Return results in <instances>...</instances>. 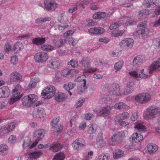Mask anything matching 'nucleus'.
Segmentation results:
<instances>
[{
	"label": "nucleus",
	"mask_w": 160,
	"mask_h": 160,
	"mask_svg": "<svg viewBox=\"0 0 160 160\" xmlns=\"http://www.w3.org/2000/svg\"><path fill=\"white\" fill-rule=\"evenodd\" d=\"M66 40L60 39L53 41L54 44L57 47H59L63 46L65 43L66 42Z\"/></svg>",
	"instance_id": "nucleus-49"
},
{
	"label": "nucleus",
	"mask_w": 160,
	"mask_h": 160,
	"mask_svg": "<svg viewBox=\"0 0 160 160\" xmlns=\"http://www.w3.org/2000/svg\"><path fill=\"white\" fill-rule=\"evenodd\" d=\"M134 128L136 130H138V132L140 133L145 132L146 129L144 126L142 125V124L138 122H136Z\"/></svg>",
	"instance_id": "nucleus-30"
},
{
	"label": "nucleus",
	"mask_w": 160,
	"mask_h": 160,
	"mask_svg": "<svg viewBox=\"0 0 160 160\" xmlns=\"http://www.w3.org/2000/svg\"><path fill=\"white\" fill-rule=\"evenodd\" d=\"M149 73H152L156 71H160V58L153 62L149 67Z\"/></svg>",
	"instance_id": "nucleus-6"
},
{
	"label": "nucleus",
	"mask_w": 160,
	"mask_h": 160,
	"mask_svg": "<svg viewBox=\"0 0 160 160\" xmlns=\"http://www.w3.org/2000/svg\"><path fill=\"white\" fill-rule=\"evenodd\" d=\"M22 103L23 106L27 107H30L32 105L30 102L28 96H24L22 100Z\"/></svg>",
	"instance_id": "nucleus-34"
},
{
	"label": "nucleus",
	"mask_w": 160,
	"mask_h": 160,
	"mask_svg": "<svg viewBox=\"0 0 160 160\" xmlns=\"http://www.w3.org/2000/svg\"><path fill=\"white\" fill-rule=\"evenodd\" d=\"M130 117L129 114L128 112H124L119 114L116 117V120H124Z\"/></svg>",
	"instance_id": "nucleus-31"
},
{
	"label": "nucleus",
	"mask_w": 160,
	"mask_h": 160,
	"mask_svg": "<svg viewBox=\"0 0 160 160\" xmlns=\"http://www.w3.org/2000/svg\"><path fill=\"white\" fill-rule=\"evenodd\" d=\"M51 20V18L50 17L45 18H38L36 19L35 22L38 23H40L44 22L47 21H50Z\"/></svg>",
	"instance_id": "nucleus-43"
},
{
	"label": "nucleus",
	"mask_w": 160,
	"mask_h": 160,
	"mask_svg": "<svg viewBox=\"0 0 160 160\" xmlns=\"http://www.w3.org/2000/svg\"><path fill=\"white\" fill-rule=\"evenodd\" d=\"M68 65H71L72 67L75 68L78 67V64L77 62L75 60L72 59L70 61V62H68Z\"/></svg>",
	"instance_id": "nucleus-62"
},
{
	"label": "nucleus",
	"mask_w": 160,
	"mask_h": 160,
	"mask_svg": "<svg viewBox=\"0 0 160 160\" xmlns=\"http://www.w3.org/2000/svg\"><path fill=\"white\" fill-rule=\"evenodd\" d=\"M134 41L131 38H125L120 42L119 45L121 47H127L129 48L132 47L133 45Z\"/></svg>",
	"instance_id": "nucleus-7"
},
{
	"label": "nucleus",
	"mask_w": 160,
	"mask_h": 160,
	"mask_svg": "<svg viewBox=\"0 0 160 160\" xmlns=\"http://www.w3.org/2000/svg\"><path fill=\"white\" fill-rule=\"evenodd\" d=\"M113 106H111L109 105H107L104 106L101 110L98 111H96L98 113H100V116L102 117L108 116L110 114V111L113 108Z\"/></svg>",
	"instance_id": "nucleus-8"
},
{
	"label": "nucleus",
	"mask_w": 160,
	"mask_h": 160,
	"mask_svg": "<svg viewBox=\"0 0 160 160\" xmlns=\"http://www.w3.org/2000/svg\"><path fill=\"white\" fill-rule=\"evenodd\" d=\"M18 58L16 55H13L11 58V63L13 65L16 64L18 63Z\"/></svg>",
	"instance_id": "nucleus-56"
},
{
	"label": "nucleus",
	"mask_w": 160,
	"mask_h": 160,
	"mask_svg": "<svg viewBox=\"0 0 160 160\" xmlns=\"http://www.w3.org/2000/svg\"><path fill=\"white\" fill-rule=\"evenodd\" d=\"M115 108L117 110L126 109L128 110L129 109V106L123 102H119L116 103L114 106Z\"/></svg>",
	"instance_id": "nucleus-27"
},
{
	"label": "nucleus",
	"mask_w": 160,
	"mask_h": 160,
	"mask_svg": "<svg viewBox=\"0 0 160 160\" xmlns=\"http://www.w3.org/2000/svg\"><path fill=\"white\" fill-rule=\"evenodd\" d=\"M110 93L112 92V94L116 95H121L122 92H120V88L118 84H113L112 85V88H110Z\"/></svg>",
	"instance_id": "nucleus-21"
},
{
	"label": "nucleus",
	"mask_w": 160,
	"mask_h": 160,
	"mask_svg": "<svg viewBox=\"0 0 160 160\" xmlns=\"http://www.w3.org/2000/svg\"><path fill=\"white\" fill-rule=\"evenodd\" d=\"M106 16V13L104 12H98L93 15V18L95 19L103 18L105 17Z\"/></svg>",
	"instance_id": "nucleus-38"
},
{
	"label": "nucleus",
	"mask_w": 160,
	"mask_h": 160,
	"mask_svg": "<svg viewBox=\"0 0 160 160\" xmlns=\"http://www.w3.org/2000/svg\"><path fill=\"white\" fill-rule=\"evenodd\" d=\"M42 154V152L41 151L29 153L28 155L30 157L36 159L38 158Z\"/></svg>",
	"instance_id": "nucleus-41"
},
{
	"label": "nucleus",
	"mask_w": 160,
	"mask_h": 160,
	"mask_svg": "<svg viewBox=\"0 0 160 160\" xmlns=\"http://www.w3.org/2000/svg\"><path fill=\"white\" fill-rule=\"evenodd\" d=\"M129 74L131 76L137 78L139 77L138 72L136 71H132L129 72Z\"/></svg>",
	"instance_id": "nucleus-64"
},
{
	"label": "nucleus",
	"mask_w": 160,
	"mask_h": 160,
	"mask_svg": "<svg viewBox=\"0 0 160 160\" xmlns=\"http://www.w3.org/2000/svg\"><path fill=\"white\" fill-rule=\"evenodd\" d=\"M129 80H131L130 82H128L127 86L122 92L123 94L126 95L132 92L133 91L134 88L132 86L133 82L132 78H129Z\"/></svg>",
	"instance_id": "nucleus-11"
},
{
	"label": "nucleus",
	"mask_w": 160,
	"mask_h": 160,
	"mask_svg": "<svg viewBox=\"0 0 160 160\" xmlns=\"http://www.w3.org/2000/svg\"><path fill=\"white\" fill-rule=\"evenodd\" d=\"M102 134L100 133L97 138V145L98 148H102L105 146L106 144L105 142L102 139Z\"/></svg>",
	"instance_id": "nucleus-22"
},
{
	"label": "nucleus",
	"mask_w": 160,
	"mask_h": 160,
	"mask_svg": "<svg viewBox=\"0 0 160 160\" xmlns=\"http://www.w3.org/2000/svg\"><path fill=\"white\" fill-rule=\"evenodd\" d=\"M118 134H120L119 139L121 140L122 138L126 137L128 135V132L127 131L125 130L120 133H118Z\"/></svg>",
	"instance_id": "nucleus-58"
},
{
	"label": "nucleus",
	"mask_w": 160,
	"mask_h": 160,
	"mask_svg": "<svg viewBox=\"0 0 160 160\" xmlns=\"http://www.w3.org/2000/svg\"><path fill=\"white\" fill-rule=\"evenodd\" d=\"M86 0H81L77 3L75 7L73 8H70L68 10V12L70 13H72L76 11L78 8H82L84 9L85 8L84 4H88Z\"/></svg>",
	"instance_id": "nucleus-13"
},
{
	"label": "nucleus",
	"mask_w": 160,
	"mask_h": 160,
	"mask_svg": "<svg viewBox=\"0 0 160 160\" xmlns=\"http://www.w3.org/2000/svg\"><path fill=\"white\" fill-rule=\"evenodd\" d=\"M93 154V152L91 151L88 152V155L86 156L82 160H90V159L92 158V156Z\"/></svg>",
	"instance_id": "nucleus-63"
},
{
	"label": "nucleus",
	"mask_w": 160,
	"mask_h": 160,
	"mask_svg": "<svg viewBox=\"0 0 160 160\" xmlns=\"http://www.w3.org/2000/svg\"><path fill=\"white\" fill-rule=\"evenodd\" d=\"M4 134L8 133L10 132V124H8L2 128Z\"/></svg>",
	"instance_id": "nucleus-61"
},
{
	"label": "nucleus",
	"mask_w": 160,
	"mask_h": 160,
	"mask_svg": "<svg viewBox=\"0 0 160 160\" xmlns=\"http://www.w3.org/2000/svg\"><path fill=\"white\" fill-rule=\"evenodd\" d=\"M158 149V146L152 144H148L145 148L146 152L150 154L154 153Z\"/></svg>",
	"instance_id": "nucleus-15"
},
{
	"label": "nucleus",
	"mask_w": 160,
	"mask_h": 160,
	"mask_svg": "<svg viewBox=\"0 0 160 160\" xmlns=\"http://www.w3.org/2000/svg\"><path fill=\"white\" fill-rule=\"evenodd\" d=\"M3 94V98H7L10 94V90L8 86L3 87L2 88Z\"/></svg>",
	"instance_id": "nucleus-46"
},
{
	"label": "nucleus",
	"mask_w": 160,
	"mask_h": 160,
	"mask_svg": "<svg viewBox=\"0 0 160 160\" xmlns=\"http://www.w3.org/2000/svg\"><path fill=\"white\" fill-rule=\"evenodd\" d=\"M23 48L22 44L20 42H18L13 45L12 48H11V51L12 53L16 54L18 53Z\"/></svg>",
	"instance_id": "nucleus-18"
},
{
	"label": "nucleus",
	"mask_w": 160,
	"mask_h": 160,
	"mask_svg": "<svg viewBox=\"0 0 160 160\" xmlns=\"http://www.w3.org/2000/svg\"><path fill=\"white\" fill-rule=\"evenodd\" d=\"M65 157V155L63 152L57 153L54 156L53 160H63Z\"/></svg>",
	"instance_id": "nucleus-45"
},
{
	"label": "nucleus",
	"mask_w": 160,
	"mask_h": 160,
	"mask_svg": "<svg viewBox=\"0 0 160 160\" xmlns=\"http://www.w3.org/2000/svg\"><path fill=\"white\" fill-rule=\"evenodd\" d=\"M45 39L44 38L38 37L33 38L32 40V43L37 45H42L45 42Z\"/></svg>",
	"instance_id": "nucleus-29"
},
{
	"label": "nucleus",
	"mask_w": 160,
	"mask_h": 160,
	"mask_svg": "<svg viewBox=\"0 0 160 160\" xmlns=\"http://www.w3.org/2000/svg\"><path fill=\"white\" fill-rule=\"evenodd\" d=\"M144 57L141 56H138L134 58L132 62L133 65L138 68L144 62Z\"/></svg>",
	"instance_id": "nucleus-14"
},
{
	"label": "nucleus",
	"mask_w": 160,
	"mask_h": 160,
	"mask_svg": "<svg viewBox=\"0 0 160 160\" xmlns=\"http://www.w3.org/2000/svg\"><path fill=\"white\" fill-rule=\"evenodd\" d=\"M44 8L47 10L52 11L57 7V4L54 0H45L44 2Z\"/></svg>",
	"instance_id": "nucleus-5"
},
{
	"label": "nucleus",
	"mask_w": 160,
	"mask_h": 160,
	"mask_svg": "<svg viewBox=\"0 0 160 160\" xmlns=\"http://www.w3.org/2000/svg\"><path fill=\"white\" fill-rule=\"evenodd\" d=\"M88 31L93 34H101L104 32V30L101 27H96L89 29Z\"/></svg>",
	"instance_id": "nucleus-20"
},
{
	"label": "nucleus",
	"mask_w": 160,
	"mask_h": 160,
	"mask_svg": "<svg viewBox=\"0 0 160 160\" xmlns=\"http://www.w3.org/2000/svg\"><path fill=\"white\" fill-rule=\"evenodd\" d=\"M124 32L123 30H114L111 32V34L112 37H115L122 35Z\"/></svg>",
	"instance_id": "nucleus-48"
},
{
	"label": "nucleus",
	"mask_w": 160,
	"mask_h": 160,
	"mask_svg": "<svg viewBox=\"0 0 160 160\" xmlns=\"http://www.w3.org/2000/svg\"><path fill=\"white\" fill-rule=\"evenodd\" d=\"M120 134L118 133L114 134L111 138H109L108 140V143L111 145H113V143L116 142H120L121 140L120 139Z\"/></svg>",
	"instance_id": "nucleus-25"
},
{
	"label": "nucleus",
	"mask_w": 160,
	"mask_h": 160,
	"mask_svg": "<svg viewBox=\"0 0 160 160\" xmlns=\"http://www.w3.org/2000/svg\"><path fill=\"white\" fill-rule=\"evenodd\" d=\"M22 80V76L18 72H14L11 74V81L20 82Z\"/></svg>",
	"instance_id": "nucleus-16"
},
{
	"label": "nucleus",
	"mask_w": 160,
	"mask_h": 160,
	"mask_svg": "<svg viewBox=\"0 0 160 160\" xmlns=\"http://www.w3.org/2000/svg\"><path fill=\"white\" fill-rule=\"evenodd\" d=\"M97 69L96 68L91 67L87 69L83 70V72L86 73H92L97 71Z\"/></svg>",
	"instance_id": "nucleus-60"
},
{
	"label": "nucleus",
	"mask_w": 160,
	"mask_h": 160,
	"mask_svg": "<svg viewBox=\"0 0 160 160\" xmlns=\"http://www.w3.org/2000/svg\"><path fill=\"white\" fill-rule=\"evenodd\" d=\"M81 63L83 66L87 67L90 64L91 59L88 57H84L82 60Z\"/></svg>",
	"instance_id": "nucleus-36"
},
{
	"label": "nucleus",
	"mask_w": 160,
	"mask_h": 160,
	"mask_svg": "<svg viewBox=\"0 0 160 160\" xmlns=\"http://www.w3.org/2000/svg\"><path fill=\"white\" fill-rule=\"evenodd\" d=\"M62 147V145L58 142H54L50 148V149L53 152H57Z\"/></svg>",
	"instance_id": "nucleus-28"
},
{
	"label": "nucleus",
	"mask_w": 160,
	"mask_h": 160,
	"mask_svg": "<svg viewBox=\"0 0 160 160\" xmlns=\"http://www.w3.org/2000/svg\"><path fill=\"white\" fill-rule=\"evenodd\" d=\"M148 115L151 117L159 114L160 113V109L156 106H150L147 109Z\"/></svg>",
	"instance_id": "nucleus-9"
},
{
	"label": "nucleus",
	"mask_w": 160,
	"mask_h": 160,
	"mask_svg": "<svg viewBox=\"0 0 160 160\" xmlns=\"http://www.w3.org/2000/svg\"><path fill=\"white\" fill-rule=\"evenodd\" d=\"M102 102L105 103L111 104L112 103V99L108 95H104L102 98Z\"/></svg>",
	"instance_id": "nucleus-47"
},
{
	"label": "nucleus",
	"mask_w": 160,
	"mask_h": 160,
	"mask_svg": "<svg viewBox=\"0 0 160 160\" xmlns=\"http://www.w3.org/2000/svg\"><path fill=\"white\" fill-rule=\"evenodd\" d=\"M132 141L135 142H138L141 141L143 138L142 134L136 132L133 133L131 136Z\"/></svg>",
	"instance_id": "nucleus-23"
},
{
	"label": "nucleus",
	"mask_w": 160,
	"mask_h": 160,
	"mask_svg": "<svg viewBox=\"0 0 160 160\" xmlns=\"http://www.w3.org/2000/svg\"><path fill=\"white\" fill-rule=\"evenodd\" d=\"M47 64L48 66L51 68H57L59 65L58 60L56 59H53L49 60Z\"/></svg>",
	"instance_id": "nucleus-24"
},
{
	"label": "nucleus",
	"mask_w": 160,
	"mask_h": 160,
	"mask_svg": "<svg viewBox=\"0 0 160 160\" xmlns=\"http://www.w3.org/2000/svg\"><path fill=\"white\" fill-rule=\"evenodd\" d=\"M138 76L140 78L143 79H146L148 76L147 73L145 72L144 69H142L140 71Z\"/></svg>",
	"instance_id": "nucleus-53"
},
{
	"label": "nucleus",
	"mask_w": 160,
	"mask_h": 160,
	"mask_svg": "<svg viewBox=\"0 0 160 160\" xmlns=\"http://www.w3.org/2000/svg\"><path fill=\"white\" fill-rule=\"evenodd\" d=\"M56 89L54 87L49 85L45 87L42 90L41 95L42 97L45 99L51 98L55 95Z\"/></svg>",
	"instance_id": "nucleus-1"
},
{
	"label": "nucleus",
	"mask_w": 160,
	"mask_h": 160,
	"mask_svg": "<svg viewBox=\"0 0 160 160\" xmlns=\"http://www.w3.org/2000/svg\"><path fill=\"white\" fill-rule=\"evenodd\" d=\"M31 143V139L28 137H26L24 140L22 144V147L23 148H29Z\"/></svg>",
	"instance_id": "nucleus-35"
},
{
	"label": "nucleus",
	"mask_w": 160,
	"mask_h": 160,
	"mask_svg": "<svg viewBox=\"0 0 160 160\" xmlns=\"http://www.w3.org/2000/svg\"><path fill=\"white\" fill-rule=\"evenodd\" d=\"M55 100L58 102H62L64 101L67 98L66 94L63 93L58 92L54 95Z\"/></svg>",
	"instance_id": "nucleus-19"
},
{
	"label": "nucleus",
	"mask_w": 160,
	"mask_h": 160,
	"mask_svg": "<svg viewBox=\"0 0 160 160\" xmlns=\"http://www.w3.org/2000/svg\"><path fill=\"white\" fill-rule=\"evenodd\" d=\"M135 100L141 103H145L151 99V95L148 92L140 93L135 97Z\"/></svg>",
	"instance_id": "nucleus-3"
},
{
	"label": "nucleus",
	"mask_w": 160,
	"mask_h": 160,
	"mask_svg": "<svg viewBox=\"0 0 160 160\" xmlns=\"http://www.w3.org/2000/svg\"><path fill=\"white\" fill-rule=\"evenodd\" d=\"M28 96L32 105L38 100V97L35 94H30Z\"/></svg>",
	"instance_id": "nucleus-51"
},
{
	"label": "nucleus",
	"mask_w": 160,
	"mask_h": 160,
	"mask_svg": "<svg viewBox=\"0 0 160 160\" xmlns=\"http://www.w3.org/2000/svg\"><path fill=\"white\" fill-rule=\"evenodd\" d=\"M45 132L44 129H39L36 130L33 133L34 137L41 141L44 137Z\"/></svg>",
	"instance_id": "nucleus-17"
},
{
	"label": "nucleus",
	"mask_w": 160,
	"mask_h": 160,
	"mask_svg": "<svg viewBox=\"0 0 160 160\" xmlns=\"http://www.w3.org/2000/svg\"><path fill=\"white\" fill-rule=\"evenodd\" d=\"M38 114V118H41L44 117L45 113L43 109L41 108H39Z\"/></svg>",
	"instance_id": "nucleus-59"
},
{
	"label": "nucleus",
	"mask_w": 160,
	"mask_h": 160,
	"mask_svg": "<svg viewBox=\"0 0 160 160\" xmlns=\"http://www.w3.org/2000/svg\"><path fill=\"white\" fill-rule=\"evenodd\" d=\"M21 91V86L19 84H17L12 91L13 97L11 98V104L16 102L22 98V95H20Z\"/></svg>",
	"instance_id": "nucleus-2"
},
{
	"label": "nucleus",
	"mask_w": 160,
	"mask_h": 160,
	"mask_svg": "<svg viewBox=\"0 0 160 160\" xmlns=\"http://www.w3.org/2000/svg\"><path fill=\"white\" fill-rule=\"evenodd\" d=\"M138 28L141 29L137 31L138 33H141L142 35H146L149 32V30L147 28V24L146 23L140 22L138 26Z\"/></svg>",
	"instance_id": "nucleus-10"
},
{
	"label": "nucleus",
	"mask_w": 160,
	"mask_h": 160,
	"mask_svg": "<svg viewBox=\"0 0 160 160\" xmlns=\"http://www.w3.org/2000/svg\"><path fill=\"white\" fill-rule=\"evenodd\" d=\"M55 48V47L53 46L47 44H43L41 46V49L46 52L52 51Z\"/></svg>",
	"instance_id": "nucleus-32"
},
{
	"label": "nucleus",
	"mask_w": 160,
	"mask_h": 160,
	"mask_svg": "<svg viewBox=\"0 0 160 160\" xmlns=\"http://www.w3.org/2000/svg\"><path fill=\"white\" fill-rule=\"evenodd\" d=\"M97 126L95 124H91L89 125L88 132L90 134L95 133L97 129Z\"/></svg>",
	"instance_id": "nucleus-52"
},
{
	"label": "nucleus",
	"mask_w": 160,
	"mask_h": 160,
	"mask_svg": "<svg viewBox=\"0 0 160 160\" xmlns=\"http://www.w3.org/2000/svg\"><path fill=\"white\" fill-rule=\"evenodd\" d=\"M139 113L137 112H136L133 113L131 117V120L133 121H136L138 118L139 115Z\"/></svg>",
	"instance_id": "nucleus-57"
},
{
	"label": "nucleus",
	"mask_w": 160,
	"mask_h": 160,
	"mask_svg": "<svg viewBox=\"0 0 160 160\" xmlns=\"http://www.w3.org/2000/svg\"><path fill=\"white\" fill-rule=\"evenodd\" d=\"M123 20L121 19L118 22H114L109 27V28L111 30L115 29L117 28L119 26L121 25H123L124 24V22H123Z\"/></svg>",
	"instance_id": "nucleus-37"
},
{
	"label": "nucleus",
	"mask_w": 160,
	"mask_h": 160,
	"mask_svg": "<svg viewBox=\"0 0 160 160\" xmlns=\"http://www.w3.org/2000/svg\"><path fill=\"white\" fill-rule=\"evenodd\" d=\"M72 70L65 68L61 71V74L64 77L68 78L72 76Z\"/></svg>",
	"instance_id": "nucleus-26"
},
{
	"label": "nucleus",
	"mask_w": 160,
	"mask_h": 160,
	"mask_svg": "<svg viewBox=\"0 0 160 160\" xmlns=\"http://www.w3.org/2000/svg\"><path fill=\"white\" fill-rule=\"evenodd\" d=\"M150 12L148 10L143 9L140 11L138 17L139 18L142 17H145L146 16L149 14Z\"/></svg>",
	"instance_id": "nucleus-50"
},
{
	"label": "nucleus",
	"mask_w": 160,
	"mask_h": 160,
	"mask_svg": "<svg viewBox=\"0 0 160 160\" xmlns=\"http://www.w3.org/2000/svg\"><path fill=\"white\" fill-rule=\"evenodd\" d=\"M85 141L82 138H79L74 141L72 144L73 148L76 150H79L80 148L85 145Z\"/></svg>",
	"instance_id": "nucleus-12"
},
{
	"label": "nucleus",
	"mask_w": 160,
	"mask_h": 160,
	"mask_svg": "<svg viewBox=\"0 0 160 160\" xmlns=\"http://www.w3.org/2000/svg\"><path fill=\"white\" fill-rule=\"evenodd\" d=\"M123 63V62L122 61H120L116 63L114 66L115 69L117 71H119L122 68Z\"/></svg>",
	"instance_id": "nucleus-54"
},
{
	"label": "nucleus",
	"mask_w": 160,
	"mask_h": 160,
	"mask_svg": "<svg viewBox=\"0 0 160 160\" xmlns=\"http://www.w3.org/2000/svg\"><path fill=\"white\" fill-rule=\"evenodd\" d=\"M109 157L110 155L108 153H102L98 157L96 160H108Z\"/></svg>",
	"instance_id": "nucleus-39"
},
{
	"label": "nucleus",
	"mask_w": 160,
	"mask_h": 160,
	"mask_svg": "<svg viewBox=\"0 0 160 160\" xmlns=\"http://www.w3.org/2000/svg\"><path fill=\"white\" fill-rule=\"evenodd\" d=\"M8 151V147L5 144L0 145V152L2 153V154L5 155L7 154Z\"/></svg>",
	"instance_id": "nucleus-42"
},
{
	"label": "nucleus",
	"mask_w": 160,
	"mask_h": 160,
	"mask_svg": "<svg viewBox=\"0 0 160 160\" xmlns=\"http://www.w3.org/2000/svg\"><path fill=\"white\" fill-rule=\"evenodd\" d=\"M82 81H83L84 82V85L83 86V88H84V89H85L86 82V80L83 79L82 76H79L75 80V81L77 82H82Z\"/></svg>",
	"instance_id": "nucleus-55"
},
{
	"label": "nucleus",
	"mask_w": 160,
	"mask_h": 160,
	"mask_svg": "<svg viewBox=\"0 0 160 160\" xmlns=\"http://www.w3.org/2000/svg\"><path fill=\"white\" fill-rule=\"evenodd\" d=\"M60 120L59 117L53 118L51 121V124L52 128H56L58 126L59 121Z\"/></svg>",
	"instance_id": "nucleus-44"
},
{
	"label": "nucleus",
	"mask_w": 160,
	"mask_h": 160,
	"mask_svg": "<svg viewBox=\"0 0 160 160\" xmlns=\"http://www.w3.org/2000/svg\"><path fill=\"white\" fill-rule=\"evenodd\" d=\"M48 58V55L45 52H38L36 53L34 57V59L37 63H45Z\"/></svg>",
	"instance_id": "nucleus-4"
},
{
	"label": "nucleus",
	"mask_w": 160,
	"mask_h": 160,
	"mask_svg": "<svg viewBox=\"0 0 160 160\" xmlns=\"http://www.w3.org/2000/svg\"><path fill=\"white\" fill-rule=\"evenodd\" d=\"M123 151L119 149H117L113 153V158H120L123 156Z\"/></svg>",
	"instance_id": "nucleus-40"
},
{
	"label": "nucleus",
	"mask_w": 160,
	"mask_h": 160,
	"mask_svg": "<svg viewBox=\"0 0 160 160\" xmlns=\"http://www.w3.org/2000/svg\"><path fill=\"white\" fill-rule=\"evenodd\" d=\"M156 0H145L144 4L146 7H154L156 5Z\"/></svg>",
	"instance_id": "nucleus-33"
}]
</instances>
